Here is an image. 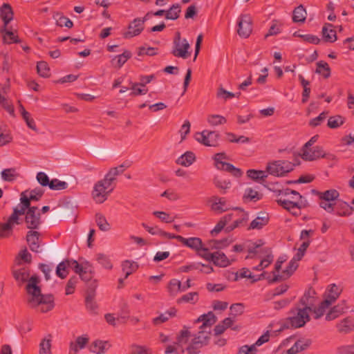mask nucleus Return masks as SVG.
I'll list each match as a JSON object with an SVG mask.
<instances>
[{"label": "nucleus", "instance_id": "obj_42", "mask_svg": "<svg viewBox=\"0 0 354 354\" xmlns=\"http://www.w3.org/2000/svg\"><path fill=\"white\" fill-rule=\"evenodd\" d=\"M131 85L130 89L132 91L131 95H145L147 93L144 83H131Z\"/></svg>", "mask_w": 354, "mask_h": 354}, {"label": "nucleus", "instance_id": "obj_53", "mask_svg": "<svg viewBox=\"0 0 354 354\" xmlns=\"http://www.w3.org/2000/svg\"><path fill=\"white\" fill-rule=\"evenodd\" d=\"M153 214L159 218L160 221L166 223H170L174 221V217L165 212L155 211L153 212Z\"/></svg>", "mask_w": 354, "mask_h": 354}, {"label": "nucleus", "instance_id": "obj_18", "mask_svg": "<svg viewBox=\"0 0 354 354\" xmlns=\"http://www.w3.org/2000/svg\"><path fill=\"white\" fill-rule=\"evenodd\" d=\"M89 338L87 335L78 336L74 341L69 344L68 354H77L78 352L84 348L88 343Z\"/></svg>", "mask_w": 354, "mask_h": 354}, {"label": "nucleus", "instance_id": "obj_30", "mask_svg": "<svg viewBox=\"0 0 354 354\" xmlns=\"http://www.w3.org/2000/svg\"><path fill=\"white\" fill-rule=\"evenodd\" d=\"M195 158L192 152L187 151L176 160V163L183 167H189L194 162Z\"/></svg>", "mask_w": 354, "mask_h": 354}, {"label": "nucleus", "instance_id": "obj_61", "mask_svg": "<svg viewBox=\"0 0 354 354\" xmlns=\"http://www.w3.org/2000/svg\"><path fill=\"white\" fill-rule=\"evenodd\" d=\"M338 196V192L336 190L333 189L323 192L320 198L321 199H325L333 202L337 198Z\"/></svg>", "mask_w": 354, "mask_h": 354}, {"label": "nucleus", "instance_id": "obj_56", "mask_svg": "<svg viewBox=\"0 0 354 354\" xmlns=\"http://www.w3.org/2000/svg\"><path fill=\"white\" fill-rule=\"evenodd\" d=\"M12 140L9 131L6 128H0V146L9 143Z\"/></svg>", "mask_w": 354, "mask_h": 354}, {"label": "nucleus", "instance_id": "obj_10", "mask_svg": "<svg viewBox=\"0 0 354 354\" xmlns=\"http://www.w3.org/2000/svg\"><path fill=\"white\" fill-rule=\"evenodd\" d=\"M301 156L304 160L308 161L315 160L319 158H333L332 154L326 153L323 148L319 146L303 147Z\"/></svg>", "mask_w": 354, "mask_h": 354}, {"label": "nucleus", "instance_id": "obj_29", "mask_svg": "<svg viewBox=\"0 0 354 354\" xmlns=\"http://www.w3.org/2000/svg\"><path fill=\"white\" fill-rule=\"evenodd\" d=\"M214 265L220 267H226L230 264V260L223 252H216L213 253L212 261Z\"/></svg>", "mask_w": 354, "mask_h": 354}, {"label": "nucleus", "instance_id": "obj_33", "mask_svg": "<svg viewBox=\"0 0 354 354\" xmlns=\"http://www.w3.org/2000/svg\"><path fill=\"white\" fill-rule=\"evenodd\" d=\"M286 259L284 257H279L274 265V269L271 272H268L270 278L268 279L270 281H277L280 280L281 274H279V270L281 268L282 263Z\"/></svg>", "mask_w": 354, "mask_h": 354}, {"label": "nucleus", "instance_id": "obj_59", "mask_svg": "<svg viewBox=\"0 0 354 354\" xmlns=\"http://www.w3.org/2000/svg\"><path fill=\"white\" fill-rule=\"evenodd\" d=\"M209 248L203 247V244L201 248L197 250L196 252L198 255L205 259L207 261H212L213 253L209 252Z\"/></svg>", "mask_w": 354, "mask_h": 354}, {"label": "nucleus", "instance_id": "obj_40", "mask_svg": "<svg viewBox=\"0 0 354 354\" xmlns=\"http://www.w3.org/2000/svg\"><path fill=\"white\" fill-rule=\"evenodd\" d=\"M233 322L234 321L231 317L225 319L215 327V335H218L222 334L227 328L232 326Z\"/></svg>", "mask_w": 354, "mask_h": 354}, {"label": "nucleus", "instance_id": "obj_2", "mask_svg": "<svg viewBox=\"0 0 354 354\" xmlns=\"http://www.w3.org/2000/svg\"><path fill=\"white\" fill-rule=\"evenodd\" d=\"M14 277L19 283L28 281L26 290L28 295V301L30 305L36 308L41 313L50 310L53 306V298L51 295H43L37 286L39 280L37 277H30L29 271L26 268H21L14 271Z\"/></svg>", "mask_w": 354, "mask_h": 354}, {"label": "nucleus", "instance_id": "obj_16", "mask_svg": "<svg viewBox=\"0 0 354 354\" xmlns=\"http://www.w3.org/2000/svg\"><path fill=\"white\" fill-rule=\"evenodd\" d=\"M25 221L28 228L38 227L40 224V214L37 207H29L26 214Z\"/></svg>", "mask_w": 354, "mask_h": 354}, {"label": "nucleus", "instance_id": "obj_35", "mask_svg": "<svg viewBox=\"0 0 354 354\" xmlns=\"http://www.w3.org/2000/svg\"><path fill=\"white\" fill-rule=\"evenodd\" d=\"M259 259H261L259 264L253 268V270L257 271H262L268 268V266L272 263L273 257L270 252L263 256H261V258Z\"/></svg>", "mask_w": 354, "mask_h": 354}, {"label": "nucleus", "instance_id": "obj_14", "mask_svg": "<svg viewBox=\"0 0 354 354\" xmlns=\"http://www.w3.org/2000/svg\"><path fill=\"white\" fill-rule=\"evenodd\" d=\"M248 254L246 259L250 258H261V256H263L270 252V249L268 247L263 246L261 241H259L256 243H251L248 246Z\"/></svg>", "mask_w": 354, "mask_h": 354}, {"label": "nucleus", "instance_id": "obj_27", "mask_svg": "<svg viewBox=\"0 0 354 354\" xmlns=\"http://www.w3.org/2000/svg\"><path fill=\"white\" fill-rule=\"evenodd\" d=\"M177 240L183 243L187 247L197 251L203 244L202 241L197 237H190L185 239L183 236L177 237Z\"/></svg>", "mask_w": 354, "mask_h": 354}, {"label": "nucleus", "instance_id": "obj_52", "mask_svg": "<svg viewBox=\"0 0 354 354\" xmlns=\"http://www.w3.org/2000/svg\"><path fill=\"white\" fill-rule=\"evenodd\" d=\"M96 223L99 228L102 231H108L110 229L109 223L102 214H96Z\"/></svg>", "mask_w": 354, "mask_h": 354}, {"label": "nucleus", "instance_id": "obj_39", "mask_svg": "<svg viewBox=\"0 0 354 354\" xmlns=\"http://www.w3.org/2000/svg\"><path fill=\"white\" fill-rule=\"evenodd\" d=\"M131 56V53L125 50L122 54L114 57L112 60L113 65L120 68Z\"/></svg>", "mask_w": 354, "mask_h": 354}, {"label": "nucleus", "instance_id": "obj_44", "mask_svg": "<svg viewBox=\"0 0 354 354\" xmlns=\"http://www.w3.org/2000/svg\"><path fill=\"white\" fill-rule=\"evenodd\" d=\"M68 185L65 181L59 180L57 178H54L50 180L49 184L50 189L53 190H63L68 187Z\"/></svg>", "mask_w": 354, "mask_h": 354}, {"label": "nucleus", "instance_id": "obj_58", "mask_svg": "<svg viewBox=\"0 0 354 354\" xmlns=\"http://www.w3.org/2000/svg\"><path fill=\"white\" fill-rule=\"evenodd\" d=\"M180 6L178 4L174 5L166 13V18L168 19H176L180 12Z\"/></svg>", "mask_w": 354, "mask_h": 354}, {"label": "nucleus", "instance_id": "obj_48", "mask_svg": "<svg viewBox=\"0 0 354 354\" xmlns=\"http://www.w3.org/2000/svg\"><path fill=\"white\" fill-rule=\"evenodd\" d=\"M24 192H27L28 201L30 203V201H38L43 195L44 190L42 188L38 187L31 191H25Z\"/></svg>", "mask_w": 354, "mask_h": 354}, {"label": "nucleus", "instance_id": "obj_20", "mask_svg": "<svg viewBox=\"0 0 354 354\" xmlns=\"http://www.w3.org/2000/svg\"><path fill=\"white\" fill-rule=\"evenodd\" d=\"M110 347L111 344L108 341L97 339L91 344L89 350L95 354H104Z\"/></svg>", "mask_w": 354, "mask_h": 354}, {"label": "nucleus", "instance_id": "obj_25", "mask_svg": "<svg viewBox=\"0 0 354 354\" xmlns=\"http://www.w3.org/2000/svg\"><path fill=\"white\" fill-rule=\"evenodd\" d=\"M20 201L21 204L15 208L13 213H17L18 216H22L25 213L26 214V211L30 206L27 192L21 194Z\"/></svg>", "mask_w": 354, "mask_h": 354}, {"label": "nucleus", "instance_id": "obj_17", "mask_svg": "<svg viewBox=\"0 0 354 354\" xmlns=\"http://www.w3.org/2000/svg\"><path fill=\"white\" fill-rule=\"evenodd\" d=\"M144 23L145 19H135L129 25L128 30L124 33V37L129 39L140 35L144 29Z\"/></svg>", "mask_w": 354, "mask_h": 354}, {"label": "nucleus", "instance_id": "obj_22", "mask_svg": "<svg viewBox=\"0 0 354 354\" xmlns=\"http://www.w3.org/2000/svg\"><path fill=\"white\" fill-rule=\"evenodd\" d=\"M198 322H203L201 330L209 331L210 333V326L215 323L216 317L212 313H208L206 315H201L198 318Z\"/></svg>", "mask_w": 354, "mask_h": 354}, {"label": "nucleus", "instance_id": "obj_34", "mask_svg": "<svg viewBox=\"0 0 354 354\" xmlns=\"http://www.w3.org/2000/svg\"><path fill=\"white\" fill-rule=\"evenodd\" d=\"M1 17L4 21L5 26H6L12 19L13 12L10 6L8 3H4L1 9Z\"/></svg>", "mask_w": 354, "mask_h": 354}, {"label": "nucleus", "instance_id": "obj_51", "mask_svg": "<svg viewBox=\"0 0 354 354\" xmlns=\"http://www.w3.org/2000/svg\"><path fill=\"white\" fill-rule=\"evenodd\" d=\"M207 122L212 126H217L225 123L226 120L222 115L212 114L208 116Z\"/></svg>", "mask_w": 354, "mask_h": 354}, {"label": "nucleus", "instance_id": "obj_4", "mask_svg": "<svg viewBox=\"0 0 354 354\" xmlns=\"http://www.w3.org/2000/svg\"><path fill=\"white\" fill-rule=\"evenodd\" d=\"M69 268L73 269L84 281H88L91 277L88 274L93 272L92 265L86 260H82L80 263L75 260H65L57 265L56 274L64 279L68 273Z\"/></svg>", "mask_w": 354, "mask_h": 354}, {"label": "nucleus", "instance_id": "obj_32", "mask_svg": "<svg viewBox=\"0 0 354 354\" xmlns=\"http://www.w3.org/2000/svg\"><path fill=\"white\" fill-rule=\"evenodd\" d=\"M39 354H52L51 346L52 339L50 335L45 337L41 340L39 345Z\"/></svg>", "mask_w": 354, "mask_h": 354}, {"label": "nucleus", "instance_id": "obj_6", "mask_svg": "<svg viewBox=\"0 0 354 354\" xmlns=\"http://www.w3.org/2000/svg\"><path fill=\"white\" fill-rule=\"evenodd\" d=\"M281 194L286 198H279L278 203L293 214H297V212L293 211L295 209H300L304 205L301 196L295 190L286 189Z\"/></svg>", "mask_w": 354, "mask_h": 354}, {"label": "nucleus", "instance_id": "obj_45", "mask_svg": "<svg viewBox=\"0 0 354 354\" xmlns=\"http://www.w3.org/2000/svg\"><path fill=\"white\" fill-rule=\"evenodd\" d=\"M306 17V12L302 6H299L294 10L293 20L295 22H301Z\"/></svg>", "mask_w": 354, "mask_h": 354}, {"label": "nucleus", "instance_id": "obj_62", "mask_svg": "<svg viewBox=\"0 0 354 354\" xmlns=\"http://www.w3.org/2000/svg\"><path fill=\"white\" fill-rule=\"evenodd\" d=\"M225 286L223 283H213L208 282L206 284V288L209 292H218L223 291Z\"/></svg>", "mask_w": 354, "mask_h": 354}, {"label": "nucleus", "instance_id": "obj_57", "mask_svg": "<svg viewBox=\"0 0 354 354\" xmlns=\"http://www.w3.org/2000/svg\"><path fill=\"white\" fill-rule=\"evenodd\" d=\"M297 268V261H294L293 259L290 262V265L288 268L286 270H284L280 277V279H285L288 277H289Z\"/></svg>", "mask_w": 354, "mask_h": 354}, {"label": "nucleus", "instance_id": "obj_26", "mask_svg": "<svg viewBox=\"0 0 354 354\" xmlns=\"http://www.w3.org/2000/svg\"><path fill=\"white\" fill-rule=\"evenodd\" d=\"M19 113L26 122L27 127L30 129L37 131L38 129L35 124V122L34 118L32 117L31 114L28 112L22 105L19 106Z\"/></svg>", "mask_w": 354, "mask_h": 354}, {"label": "nucleus", "instance_id": "obj_47", "mask_svg": "<svg viewBox=\"0 0 354 354\" xmlns=\"http://www.w3.org/2000/svg\"><path fill=\"white\" fill-rule=\"evenodd\" d=\"M198 300V293L196 292H192L183 295L178 299V303H192L194 304Z\"/></svg>", "mask_w": 354, "mask_h": 354}, {"label": "nucleus", "instance_id": "obj_49", "mask_svg": "<svg viewBox=\"0 0 354 354\" xmlns=\"http://www.w3.org/2000/svg\"><path fill=\"white\" fill-rule=\"evenodd\" d=\"M17 176L18 174L15 169H6L1 171L2 178L6 181H12Z\"/></svg>", "mask_w": 354, "mask_h": 354}, {"label": "nucleus", "instance_id": "obj_7", "mask_svg": "<svg viewBox=\"0 0 354 354\" xmlns=\"http://www.w3.org/2000/svg\"><path fill=\"white\" fill-rule=\"evenodd\" d=\"M311 312V308L308 306L298 308L293 310L287 320L286 324V327L292 326L294 328H299L303 326L309 321L310 313Z\"/></svg>", "mask_w": 354, "mask_h": 354}, {"label": "nucleus", "instance_id": "obj_1", "mask_svg": "<svg viewBox=\"0 0 354 354\" xmlns=\"http://www.w3.org/2000/svg\"><path fill=\"white\" fill-rule=\"evenodd\" d=\"M209 339V331L200 330L196 333L190 328L184 327L177 335L176 342L167 345L165 353L181 354L187 351L189 354H197Z\"/></svg>", "mask_w": 354, "mask_h": 354}, {"label": "nucleus", "instance_id": "obj_55", "mask_svg": "<svg viewBox=\"0 0 354 354\" xmlns=\"http://www.w3.org/2000/svg\"><path fill=\"white\" fill-rule=\"evenodd\" d=\"M299 80L301 85L304 87L302 101H303V102H306L309 96L310 92V89L308 86L309 85V82L306 80L301 75H299Z\"/></svg>", "mask_w": 354, "mask_h": 354}, {"label": "nucleus", "instance_id": "obj_13", "mask_svg": "<svg viewBox=\"0 0 354 354\" xmlns=\"http://www.w3.org/2000/svg\"><path fill=\"white\" fill-rule=\"evenodd\" d=\"M218 137V135L215 131L207 130L197 133L195 135V139L198 142L208 147L216 146Z\"/></svg>", "mask_w": 354, "mask_h": 354}, {"label": "nucleus", "instance_id": "obj_54", "mask_svg": "<svg viewBox=\"0 0 354 354\" xmlns=\"http://www.w3.org/2000/svg\"><path fill=\"white\" fill-rule=\"evenodd\" d=\"M37 70L38 74L43 77H47L49 75V71L50 68L48 67V64L45 62H39L37 63Z\"/></svg>", "mask_w": 354, "mask_h": 354}, {"label": "nucleus", "instance_id": "obj_11", "mask_svg": "<svg viewBox=\"0 0 354 354\" xmlns=\"http://www.w3.org/2000/svg\"><path fill=\"white\" fill-rule=\"evenodd\" d=\"M227 159L228 157L225 153H216L214 157L215 167L218 169L229 171L234 176H240L241 175V170L234 167L232 165L226 162Z\"/></svg>", "mask_w": 354, "mask_h": 354}, {"label": "nucleus", "instance_id": "obj_43", "mask_svg": "<svg viewBox=\"0 0 354 354\" xmlns=\"http://www.w3.org/2000/svg\"><path fill=\"white\" fill-rule=\"evenodd\" d=\"M316 73L322 75L324 77H328L330 75V68L328 64L324 62H319L317 63Z\"/></svg>", "mask_w": 354, "mask_h": 354}, {"label": "nucleus", "instance_id": "obj_37", "mask_svg": "<svg viewBox=\"0 0 354 354\" xmlns=\"http://www.w3.org/2000/svg\"><path fill=\"white\" fill-rule=\"evenodd\" d=\"M261 198L258 192L251 187H247L245 189L243 199L245 202L257 201Z\"/></svg>", "mask_w": 354, "mask_h": 354}, {"label": "nucleus", "instance_id": "obj_64", "mask_svg": "<svg viewBox=\"0 0 354 354\" xmlns=\"http://www.w3.org/2000/svg\"><path fill=\"white\" fill-rule=\"evenodd\" d=\"M1 32L3 35V40L5 42L11 43L17 41L14 33L4 27L1 30Z\"/></svg>", "mask_w": 354, "mask_h": 354}, {"label": "nucleus", "instance_id": "obj_31", "mask_svg": "<svg viewBox=\"0 0 354 354\" xmlns=\"http://www.w3.org/2000/svg\"><path fill=\"white\" fill-rule=\"evenodd\" d=\"M167 290L172 297L177 295L179 292H182L181 282L176 279H172L168 283Z\"/></svg>", "mask_w": 354, "mask_h": 354}, {"label": "nucleus", "instance_id": "obj_12", "mask_svg": "<svg viewBox=\"0 0 354 354\" xmlns=\"http://www.w3.org/2000/svg\"><path fill=\"white\" fill-rule=\"evenodd\" d=\"M237 33L243 38L250 36L252 31V19L248 15H241L237 19Z\"/></svg>", "mask_w": 354, "mask_h": 354}, {"label": "nucleus", "instance_id": "obj_3", "mask_svg": "<svg viewBox=\"0 0 354 354\" xmlns=\"http://www.w3.org/2000/svg\"><path fill=\"white\" fill-rule=\"evenodd\" d=\"M341 289L339 288H338L335 284H330L325 292L324 300L313 310L315 318H319L326 313V310H328L326 317L327 320H332L337 317L341 313L340 308L337 306L330 308V306L338 298Z\"/></svg>", "mask_w": 354, "mask_h": 354}, {"label": "nucleus", "instance_id": "obj_8", "mask_svg": "<svg viewBox=\"0 0 354 354\" xmlns=\"http://www.w3.org/2000/svg\"><path fill=\"white\" fill-rule=\"evenodd\" d=\"M294 165L284 160L270 162L266 167V173L277 177H282L293 169Z\"/></svg>", "mask_w": 354, "mask_h": 354}, {"label": "nucleus", "instance_id": "obj_41", "mask_svg": "<svg viewBox=\"0 0 354 354\" xmlns=\"http://www.w3.org/2000/svg\"><path fill=\"white\" fill-rule=\"evenodd\" d=\"M234 216V213H230L226 215L212 230V234L213 235L217 234L219 233L221 230L224 227V226Z\"/></svg>", "mask_w": 354, "mask_h": 354}, {"label": "nucleus", "instance_id": "obj_19", "mask_svg": "<svg viewBox=\"0 0 354 354\" xmlns=\"http://www.w3.org/2000/svg\"><path fill=\"white\" fill-rule=\"evenodd\" d=\"M211 209L217 213H221L228 209L226 201L224 198L214 196L207 201Z\"/></svg>", "mask_w": 354, "mask_h": 354}, {"label": "nucleus", "instance_id": "obj_24", "mask_svg": "<svg viewBox=\"0 0 354 354\" xmlns=\"http://www.w3.org/2000/svg\"><path fill=\"white\" fill-rule=\"evenodd\" d=\"M27 241L32 251L39 252L41 251L39 241V234L35 231H30L27 234Z\"/></svg>", "mask_w": 354, "mask_h": 354}, {"label": "nucleus", "instance_id": "obj_15", "mask_svg": "<svg viewBox=\"0 0 354 354\" xmlns=\"http://www.w3.org/2000/svg\"><path fill=\"white\" fill-rule=\"evenodd\" d=\"M21 216H18L17 213H12L8 218L7 223H1V227L0 229V237H6L10 234L12 228L15 225L19 224L22 218Z\"/></svg>", "mask_w": 354, "mask_h": 354}, {"label": "nucleus", "instance_id": "obj_60", "mask_svg": "<svg viewBox=\"0 0 354 354\" xmlns=\"http://www.w3.org/2000/svg\"><path fill=\"white\" fill-rule=\"evenodd\" d=\"M344 122L343 118L341 116L337 115L331 117L328 120V126L330 128L335 129L342 125Z\"/></svg>", "mask_w": 354, "mask_h": 354}, {"label": "nucleus", "instance_id": "obj_50", "mask_svg": "<svg viewBox=\"0 0 354 354\" xmlns=\"http://www.w3.org/2000/svg\"><path fill=\"white\" fill-rule=\"evenodd\" d=\"M248 176L249 178L259 180L266 178L268 176L266 171L261 170H248Z\"/></svg>", "mask_w": 354, "mask_h": 354}, {"label": "nucleus", "instance_id": "obj_38", "mask_svg": "<svg viewBox=\"0 0 354 354\" xmlns=\"http://www.w3.org/2000/svg\"><path fill=\"white\" fill-rule=\"evenodd\" d=\"M322 33L324 39L328 41L333 42L337 39L335 31L333 29V26L330 24H327L324 26Z\"/></svg>", "mask_w": 354, "mask_h": 354}, {"label": "nucleus", "instance_id": "obj_63", "mask_svg": "<svg viewBox=\"0 0 354 354\" xmlns=\"http://www.w3.org/2000/svg\"><path fill=\"white\" fill-rule=\"evenodd\" d=\"M171 317V314L170 313H162L159 316L154 317L152 319V322L154 325L158 326L162 323L167 322Z\"/></svg>", "mask_w": 354, "mask_h": 354}, {"label": "nucleus", "instance_id": "obj_21", "mask_svg": "<svg viewBox=\"0 0 354 354\" xmlns=\"http://www.w3.org/2000/svg\"><path fill=\"white\" fill-rule=\"evenodd\" d=\"M233 213H234V216L232 218L236 217H237L238 218L235 220L232 225H229L227 227L226 230L227 231H231L234 228L239 227L240 224H241L243 221H246L248 218V214L240 208L236 209V210Z\"/></svg>", "mask_w": 354, "mask_h": 354}, {"label": "nucleus", "instance_id": "obj_36", "mask_svg": "<svg viewBox=\"0 0 354 354\" xmlns=\"http://www.w3.org/2000/svg\"><path fill=\"white\" fill-rule=\"evenodd\" d=\"M268 223V215L266 213H260L250 223V228L260 229Z\"/></svg>", "mask_w": 354, "mask_h": 354}, {"label": "nucleus", "instance_id": "obj_28", "mask_svg": "<svg viewBox=\"0 0 354 354\" xmlns=\"http://www.w3.org/2000/svg\"><path fill=\"white\" fill-rule=\"evenodd\" d=\"M237 277L241 278H250L252 279L253 281H258L262 279H269L270 278V274L268 272H263L260 275L257 277L252 274V272L250 270L247 268H243L237 272Z\"/></svg>", "mask_w": 354, "mask_h": 354}, {"label": "nucleus", "instance_id": "obj_46", "mask_svg": "<svg viewBox=\"0 0 354 354\" xmlns=\"http://www.w3.org/2000/svg\"><path fill=\"white\" fill-rule=\"evenodd\" d=\"M138 266L135 262L126 261L122 264L123 271L125 272V278L128 277L133 272H134Z\"/></svg>", "mask_w": 354, "mask_h": 354}, {"label": "nucleus", "instance_id": "obj_5", "mask_svg": "<svg viewBox=\"0 0 354 354\" xmlns=\"http://www.w3.org/2000/svg\"><path fill=\"white\" fill-rule=\"evenodd\" d=\"M112 178L104 176L102 180L97 181L93 186L91 196L97 203H102L114 189Z\"/></svg>", "mask_w": 354, "mask_h": 354}, {"label": "nucleus", "instance_id": "obj_23", "mask_svg": "<svg viewBox=\"0 0 354 354\" xmlns=\"http://www.w3.org/2000/svg\"><path fill=\"white\" fill-rule=\"evenodd\" d=\"M293 345L286 351V354H297V353L306 349L310 344L308 339H300L294 340Z\"/></svg>", "mask_w": 354, "mask_h": 354}, {"label": "nucleus", "instance_id": "obj_9", "mask_svg": "<svg viewBox=\"0 0 354 354\" xmlns=\"http://www.w3.org/2000/svg\"><path fill=\"white\" fill-rule=\"evenodd\" d=\"M190 48V44L187 40L181 38L179 33H178L174 41L172 54L176 57L185 59L191 55Z\"/></svg>", "mask_w": 354, "mask_h": 354}]
</instances>
